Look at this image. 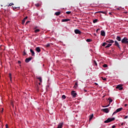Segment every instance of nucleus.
I'll use <instances>...</instances> for the list:
<instances>
[{
  "mask_svg": "<svg viewBox=\"0 0 128 128\" xmlns=\"http://www.w3.org/2000/svg\"><path fill=\"white\" fill-rule=\"evenodd\" d=\"M122 44H126L128 45V38L126 37H124L122 40Z\"/></svg>",
  "mask_w": 128,
  "mask_h": 128,
  "instance_id": "f257e3e1",
  "label": "nucleus"
},
{
  "mask_svg": "<svg viewBox=\"0 0 128 128\" xmlns=\"http://www.w3.org/2000/svg\"><path fill=\"white\" fill-rule=\"evenodd\" d=\"M114 120V118H108L104 122L105 124H108V122H112Z\"/></svg>",
  "mask_w": 128,
  "mask_h": 128,
  "instance_id": "f03ea898",
  "label": "nucleus"
},
{
  "mask_svg": "<svg viewBox=\"0 0 128 128\" xmlns=\"http://www.w3.org/2000/svg\"><path fill=\"white\" fill-rule=\"evenodd\" d=\"M122 110V108H118L112 114V116L114 114H117V112H121V110Z\"/></svg>",
  "mask_w": 128,
  "mask_h": 128,
  "instance_id": "7ed1b4c3",
  "label": "nucleus"
},
{
  "mask_svg": "<svg viewBox=\"0 0 128 128\" xmlns=\"http://www.w3.org/2000/svg\"><path fill=\"white\" fill-rule=\"evenodd\" d=\"M114 46H118V49L120 50V44H118V41H116V40L114 41Z\"/></svg>",
  "mask_w": 128,
  "mask_h": 128,
  "instance_id": "20e7f679",
  "label": "nucleus"
},
{
  "mask_svg": "<svg viewBox=\"0 0 128 128\" xmlns=\"http://www.w3.org/2000/svg\"><path fill=\"white\" fill-rule=\"evenodd\" d=\"M116 88H118L120 90H122L124 89V88H122V85L119 84L116 87Z\"/></svg>",
  "mask_w": 128,
  "mask_h": 128,
  "instance_id": "39448f33",
  "label": "nucleus"
},
{
  "mask_svg": "<svg viewBox=\"0 0 128 128\" xmlns=\"http://www.w3.org/2000/svg\"><path fill=\"white\" fill-rule=\"evenodd\" d=\"M74 32L76 34H82V32L78 30V29H76L74 30Z\"/></svg>",
  "mask_w": 128,
  "mask_h": 128,
  "instance_id": "423d86ee",
  "label": "nucleus"
},
{
  "mask_svg": "<svg viewBox=\"0 0 128 128\" xmlns=\"http://www.w3.org/2000/svg\"><path fill=\"white\" fill-rule=\"evenodd\" d=\"M71 94L73 98H76V91H72Z\"/></svg>",
  "mask_w": 128,
  "mask_h": 128,
  "instance_id": "0eeeda50",
  "label": "nucleus"
},
{
  "mask_svg": "<svg viewBox=\"0 0 128 128\" xmlns=\"http://www.w3.org/2000/svg\"><path fill=\"white\" fill-rule=\"evenodd\" d=\"M106 42H108V44H112L114 42V41L112 40H106Z\"/></svg>",
  "mask_w": 128,
  "mask_h": 128,
  "instance_id": "6e6552de",
  "label": "nucleus"
},
{
  "mask_svg": "<svg viewBox=\"0 0 128 128\" xmlns=\"http://www.w3.org/2000/svg\"><path fill=\"white\" fill-rule=\"evenodd\" d=\"M32 60V57H30V58H26V60H25V62L28 63V62H30V60Z\"/></svg>",
  "mask_w": 128,
  "mask_h": 128,
  "instance_id": "1a4fd4ad",
  "label": "nucleus"
},
{
  "mask_svg": "<svg viewBox=\"0 0 128 128\" xmlns=\"http://www.w3.org/2000/svg\"><path fill=\"white\" fill-rule=\"evenodd\" d=\"M102 110V112H106V114H108V112H110V110L108 108H104Z\"/></svg>",
  "mask_w": 128,
  "mask_h": 128,
  "instance_id": "9d476101",
  "label": "nucleus"
},
{
  "mask_svg": "<svg viewBox=\"0 0 128 128\" xmlns=\"http://www.w3.org/2000/svg\"><path fill=\"white\" fill-rule=\"evenodd\" d=\"M28 20V16L25 17L24 20H22V24H24V23L26 22V20Z\"/></svg>",
  "mask_w": 128,
  "mask_h": 128,
  "instance_id": "9b49d317",
  "label": "nucleus"
},
{
  "mask_svg": "<svg viewBox=\"0 0 128 128\" xmlns=\"http://www.w3.org/2000/svg\"><path fill=\"white\" fill-rule=\"evenodd\" d=\"M100 34H101V36H106V32H104V30H102L101 31Z\"/></svg>",
  "mask_w": 128,
  "mask_h": 128,
  "instance_id": "f8f14e48",
  "label": "nucleus"
},
{
  "mask_svg": "<svg viewBox=\"0 0 128 128\" xmlns=\"http://www.w3.org/2000/svg\"><path fill=\"white\" fill-rule=\"evenodd\" d=\"M62 126H64V123H62V122L58 124V126L57 128H62Z\"/></svg>",
  "mask_w": 128,
  "mask_h": 128,
  "instance_id": "ddd939ff",
  "label": "nucleus"
},
{
  "mask_svg": "<svg viewBox=\"0 0 128 128\" xmlns=\"http://www.w3.org/2000/svg\"><path fill=\"white\" fill-rule=\"evenodd\" d=\"M36 50L37 52H40V47H36Z\"/></svg>",
  "mask_w": 128,
  "mask_h": 128,
  "instance_id": "4468645a",
  "label": "nucleus"
},
{
  "mask_svg": "<svg viewBox=\"0 0 128 128\" xmlns=\"http://www.w3.org/2000/svg\"><path fill=\"white\" fill-rule=\"evenodd\" d=\"M116 40H118V42H120L122 40V38L120 36H117L116 38Z\"/></svg>",
  "mask_w": 128,
  "mask_h": 128,
  "instance_id": "2eb2a0df",
  "label": "nucleus"
},
{
  "mask_svg": "<svg viewBox=\"0 0 128 128\" xmlns=\"http://www.w3.org/2000/svg\"><path fill=\"white\" fill-rule=\"evenodd\" d=\"M30 52L32 53V56H34V52L33 51L32 49H30Z\"/></svg>",
  "mask_w": 128,
  "mask_h": 128,
  "instance_id": "dca6fc26",
  "label": "nucleus"
},
{
  "mask_svg": "<svg viewBox=\"0 0 128 128\" xmlns=\"http://www.w3.org/2000/svg\"><path fill=\"white\" fill-rule=\"evenodd\" d=\"M97 12H98V13H101V14H106H106H107V12H104V11H99Z\"/></svg>",
  "mask_w": 128,
  "mask_h": 128,
  "instance_id": "f3484780",
  "label": "nucleus"
},
{
  "mask_svg": "<svg viewBox=\"0 0 128 128\" xmlns=\"http://www.w3.org/2000/svg\"><path fill=\"white\" fill-rule=\"evenodd\" d=\"M70 19H63L62 20V22H70Z\"/></svg>",
  "mask_w": 128,
  "mask_h": 128,
  "instance_id": "a211bd4d",
  "label": "nucleus"
},
{
  "mask_svg": "<svg viewBox=\"0 0 128 128\" xmlns=\"http://www.w3.org/2000/svg\"><path fill=\"white\" fill-rule=\"evenodd\" d=\"M92 118H94V114H92L90 116L89 120H92Z\"/></svg>",
  "mask_w": 128,
  "mask_h": 128,
  "instance_id": "6ab92c4d",
  "label": "nucleus"
},
{
  "mask_svg": "<svg viewBox=\"0 0 128 128\" xmlns=\"http://www.w3.org/2000/svg\"><path fill=\"white\" fill-rule=\"evenodd\" d=\"M108 100H109V104L110 105V103H111V102H112V100L110 98H108Z\"/></svg>",
  "mask_w": 128,
  "mask_h": 128,
  "instance_id": "aec40b11",
  "label": "nucleus"
},
{
  "mask_svg": "<svg viewBox=\"0 0 128 128\" xmlns=\"http://www.w3.org/2000/svg\"><path fill=\"white\" fill-rule=\"evenodd\" d=\"M40 29H36V30L34 31V32H35V34H36V33L38 32H40Z\"/></svg>",
  "mask_w": 128,
  "mask_h": 128,
  "instance_id": "412c9836",
  "label": "nucleus"
},
{
  "mask_svg": "<svg viewBox=\"0 0 128 128\" xmlns=\"http://www.w3.org/2000/svg\"><path fill=\"white\" fill-rule=\"evenodd\" d=\"M98 22V19H95L93 20V23L94 24H96V22Z\"/></svg>",
  "mask_w": 128,
  "mask_h": 128,
  "instance_id": "4be33fe9",
  "label": "nucleus"
},
{
  "mask_svg": "<svg viewBox=\"0 0 128 128\" xmlns=\"http://www.w3.org/2000/svg\"><path fill=\"white\" fill-rule=\"evenodd\" d=\"M60 12H56L55 13L56 16H60Z\"/></svg>",
  "mask_w": 128,
  "mask_h": 128,
  "instance_id": "5701e85b",
  "label": "nucleus"
},
{
  "mask_svg": "<svg viewBox=\"0 0 128 128\" xmlns=\"http://www.w3.org/2000/svg\"><path fill=\"white\" fill-rule=\"evenodd\" d=\"M112 44H108L105 48H110V46H112Z\"/></svg>",
  "mask_w": 128,
  "mask_h": 128,
  "instance_id": "b1692460",
  "label": "nucleus"
},
{
  "mask_svg": "<svg viewBox=\"0 0 128 128\" xmlns=\"http://www.w3.org/2000/svg\"><path fill=\"white\" fill-rule=\"evenodd\" d=\"M86 42H92V40L91 39H87L86 40Z\"/></svg>",
  "mask_w": 128,
  "mask_h": 128,
  "instance_id": "393cba45",
  "label": "nucleus"
},
{
  "mask_svg": "<svg viewBox=\"0 0 128 128\" xmlns=\"http://www.w3.org/2000/svg\"><path fill=\"white\" fill-rule=\"evenodd\" d=\"M62 100H66V96L64 95H62Z\"/></svg>",
  "mask_w": 128,
  "mask_h": 128,
  "instance_id": "a878e982",
  "label": "nucleus"
},
{
  "mask_svg": "<svg viewBox=\"0 0 128 128\" xmlns=\"http://www.w3.org/2000/svg\"><path fill=\"white\" fill-rule=\"evenodd\" d=\"M38 78V80H39L40 82H42V78L39 77Z\"/></svg>",
  "mask_w": 128,
  "mask_h": 128,
  "instance_id": "bb28decb",
  "label": "nucleus"
},
{
  "mask_svg": "<svg viewBox=\"0 0 128 128\" xmlns=\"http://www.w3.org/2000/svg\"><path fill=\"white\" fill-rule=\"evenodd\" d=\"M106 44H108V43L106 42H104L102 44V46H106Z\"/></svg>",
  "mask_w": 128,
  "mask_h": 128,
  "instance_id": "cd10ccee",
  "label": "nucleus"
},
{
  "mask_svg": "<svg viewBox=\"0 0 128 128\" xmlns=\"http://www.w3.org/2000/svg\"><path fill=\"white\" fill-rule=\"evenodd\" d=\"M50 44H46V48H50Z\"/></svg>",
  "mask_w": 128,
  "mask_h": 128,
  "instance_id": "c85d7f7f",
  "label": "nucleus"
},
{
  "mask_svg": "<svg viewBox=\"0 0 128 128\" xmlns=\"http://www.w3.org/2000/svg\"><path fill=\"white\" fill-rule=\"evenodd\" d=\"M66 14H72V12L70 11L66 12Z\"/></svg>",
  "mask_w": 128,
  "mask_h": 128,
  "instance_id": "c756f323",
  "label": "nucleus"
},
{
  "mask_svg": "<svg viewBox=\"0 0 128 128\" xmlns=\"http://www.w3.org/2000/svg\"><path fill=\"white\" fill-rule=\"evenodd\" d=\"M94 66H98V64L96 63V60L94 61Z\"/></svg>",
  "mask_w": 128,
  "mask_h": 128,
  "instance_id": "7c9ffc66",
  "label": "nucleus"
},
{
  "mask_svg": "<svg viewBox=\"0 0 128 128\" xmlns=\"http://www.w3.org/2000/svg\"><path fill=\"white\" fill-rule=\"evenodd\" d=\"M103 68H108V64H104L103 65Z\"/></svg>",
  "mask_w": 128,
  "mask_h": 128,
  "instance_id": "2f4dec72",
  "label": "nucleus"
},
{
  "mask_svg": "<svg viewBox=\"0 0 128 128\" xmlns=\"http://www.w3.org/2000/svg\"><path fill=\"white\" fill-rule=\"evenodd\" d=\"M14 4H12V3H10V4H9V5L8 6H14Z\"/></svg>",
  "mask_w": 128,
  "mask_h": 128,
  "instance_id": "473e14b6",
  "label": "nucleus"
},
{
  "mask_svg": "<svg viewBox=\"0 0 128 128\" xmlns=\"http://www.w3.org/2000/svg\"><path fill=\"white\" fill-rule=\"evenodd\" d=\"M35 6H37V8H38V6H40V4H35Z\"/></svg>",
  "mask_w": 128,
  "mask_h": 128,
  "instance_id": "72a5a7b5",
  "label": "nucleus"
},
{
  "mask_svg": "<svg viewBox=\"0 0 128 128\" xmlns=\"http://www.w3.org/2000/svg\"><path fill=\"white\" fill-rule=\"evenodd\" d=\"M110 106V104H108V105L106 106H102V108H108Z\"/></svg>",
  "mask_w": 128,
  "mask_h": 128,
  "instance_id": "f704fd0d",
  "label": "nucleus"
},
{
  "mask_svg": "<svg viewBox=\"0 0 128 128\" xmlns=\"http://www.w3.org/2000/svg\"><path fill=\"white\" fill-rule=\"evenodd\" d=\"M102 78L103 80H106V78H104V77H102Z\"/></svg>",
  "mask_w": 128,
  "mask_h": 128,
  "instance_id": "c9c22d12",
  "label": "nucleus"
},
{
  "mask_svg": "<svg viewBox=\"0 0 128 128\" xmlns=\"http://www.w3.org/2000/svg\"><path fill=\"white\" fill-rule=\"evenodd\" d=\"M10 80H12V74H10Z\"/></svg>",
  "mask_w": 128,
  "mask_h": 128,
  "instance_id": "e433bc0d",
  "label": "nucleus"
},
{
  "mask_svg": "<svg viewBox=\"0 0 128 128\" xmlns=\"http://www.w3.org/2000/svg\"><path fill=\"white\" fill-rule=\"evenodd\" d=\"M100 30V29L98 28V29L96 30V32H98V30Z\"/></svg>",
  "mask_w": 128,
  "mask_h": 128,
  "instance_id": "4c0bfd02",
  "label": "nucleus"
},
{
  "mask_svg": "<svg viewBox=\"0 0 128 128\" xmlns=\"http://www.w3.org/2000/svg\"><path fill=\"white\" fill-rule=\"evenodd\" d=\"M18 64H22V62H21L20 61L18 60Z\"/></svg>",
  "mask_w": 128,
  "mask_h": 128,
  "instance_id": "58836bf2",
  "label": "nucleus"
},
{
  "mask_svg": "<svg viewBox=\"0 0 128 128\" xmlns=\"http://www.w3.org/2000/svg\"><path fill=\"white\" fill-rule=\"evenodd\" d=\"M6 128H8V124H6Z\"/></svg>",
  "mask_w": 128,
  "mask_h": 128,
  "instance_id": "ea45409f",
  "label": "nucleus"
},
{
  "mask_svg": "<svg viewBox=\"0 0 128 128\" xmlns=\"http://www.w3.org/2000/svg\"><path fill=\"white\" fill-rule=\"evenodd\" d=\"M26 52H24V56H26Z\"/></svg>",
  "mask_w": 128,
  "mask_h": 128,
  "instance_id": "a19ab883",
  "label": "nucleus"
},
{
  "mask_svg": "<svg viewBox=\"0 0 128 128\" xmlns=\"http://www.w3.org/2000/svg\"><path fill=\"white\" fill-rule=\"evenodd\" d=\"M28 22H30V21H28V22H26V24H28Z\"/></svg>",
  "mask_w": 128,
  "mask_h": 128,
  "instance_id": "79ce46f5",
  "label": "nucleus"
},
{
  "mask_svg": "<svg viewBox=\"0 0 128 128\" xmlns=\"http://www.w3.org/2000/svg\"><path fill=\"white\" fill-rule=\"evenodd\" d=\"M78 86V83H77V82H76V83L75 84L74 86Z\"/></svg>",
  "mask_w": 128,
  "mask_h": 128,
  "instance_id": "37998d69",
  "label": "nucleus"
},
{
  "mask_svg": "<svg viewBox=\"0 0 128 128\" xmlns=\"http://www.w3.org/2000/svg\"><path fill=\"white\" fill-rule=\"evenodd\" d=\"M116 128V125H113V126H112V128Z\"/></svg>",
  "mask_w": 128,
  "mask_h": 128,
  "instance_id": "c03bdc74",
  "label": "nucleus"
},
{
  "mask_svg": "<svg viewBox=\"0 0 128 128\" xmlns=\"http://www.w3.org/2000/svg\"><path fill=\"white\" fill-rule=\"evenodd\" d=\"M124 123L122 122V123H121L120 126H124Z\"/></svg>",
  "mask_w": 128,
  "mask_h": 128,
  "instance_id": "a18cd8bd",
  "label": "nucleus"
},
{
  "mask_svg": "<svg viewBox=\"0 0 128 128\" xmlns=\"http://www.w3.org/2000/svg\"><path fill=\"white\" fill-rule=\"evenodd\" d=\"M15 8H18V10H20V7H15Z\"/></svg>",
  "mask_w": 128,
  "mask_h": 128,
  "instance_id": "49530a36",
  "label": "nucleus"
},
{
  "mask_svg": "<svg viewBox=\"0 0 128 128\" xmlns=\"http://www.w3.org/2000/svg\"><path fill=\"white\" fill-rule=\"evenodd\" d=\"M128 118V116H126L124 117V118H125V119H126V118Z\"/></svg>",
  "mask_w": 128,
  "mask_h": 128,
  "instance_id": "de8ad7c7",
  "label": "nucleus"
},
{
  "mask_svg": "<svg viewBox=\"0 0 128 128\" xmlns=\"http://www.w3.org/2000/svg\"><path fill=\"white\" fill-rule=\"evenodd\" d=\"M124 106H128V104H125Z\"/></svg>",
  "mask_w": 128,
  "mask_h": 128,
  "instance_id": "09e8293b",
  "label": "nucleus"
},
{
  "mask_svg": "<svg viewBox=\"0 0 128 128\" xmlns=\"http://www.w3.org/2000/svg\"><path fill=\"white\" fill-rule=\"evenodd\" d=\"M84 92H86V90H84Z\"/></svg>",
  "mask_w": 128,
  "mask_h": 128,
  "instance_id": "8fccbe9b",
  "label": "nucleus"
},
{
  "mask_svg": "<svg viewBox=\"0 0 128 128\" xmlns=\"http://www.w3.org/2000/svg\"><path fill=\"white\" fill-rule=\"evenodd\" d=\"M95 84H96V86H98V84L97 83H95Z\"/></svg>",
  "mask_w": 128,
  "mask_h": 128,
  "instance_id": "3c124183",
  "label": "nucleus"
},
{
  "mask_svg": "<svg viewBox=\"0 0 128 128\" xmlns=\"http://www.w3.org/2000/svg\"><path fill=\"white\" fill-rule=\"evenodd\" d=\"M38 84H39L40 86V82H39V83H38Z\"/></svg>",
  "mask_w": 128,
  "mask_h": 128,
  "instance_id": "603ef678",
  "label": "nucleus"
}]
</instances>
